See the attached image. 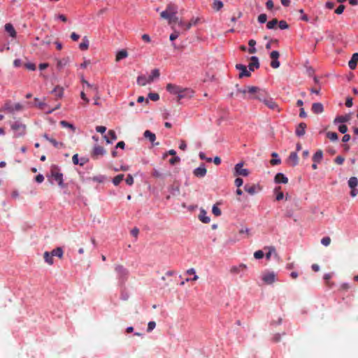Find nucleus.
Masks as SVG:
<instances>
[{"label":"nucleus","mask_w":358,"mask_h":358,"mask_svg":"<svg viewBox=\"0 0 358 358\" xmlns=\"http://www.w3.org/2000/svg\"><path fill=\"white\" fill-rule=\"evenodd\" d=\"M69 62V58H63L62 59L57 60V68L59 69H62L64 68Z\"/></svg>","instance_id":"nucleus-35"},{"label":"nucleus","mask_w":358,"mask_h":358,"mask_svg":"<svg viewBox=\"0 0 358 358\" xmlns=\"http://www.w3.org/2000/svg\"><path fill=\"white\" fill-rule=\"evenodd\" d=\"M264 250H268V252L266 254V259L269 260L273 254L277 255L275 248L273 246L265 247Z\"/></svg>","instance_id":"nucleus-34"},{"label":"nucleus","mask_w":358,"mask_h":358,"mask_svg":"<svg viewBox=\"0 0 358 358\" xmlns=\"http://www.w3.org/2000/svg\"><path fill=\"white\" fill-rule=\"evenodd\" d=\"M306 124L304 122H301L296 129V134L299 136H302L305 134L306 132Z\"/></svg>","instance_id":"nucleus-24"},{"label":"nucleus","mask_w":358,"mask_h":358,"mask_svg":"<svg viewBox=\"0 0 358 358\" xmlns=\"http://www.w3.org/2000/svg\"><path fill=\"white\" fill-rule=\"evenodd\" d=\"M264 254L262 250H257L254 253V257L257 259L263 258Z\"/></svg>","instance_id":"nucleus-55"},{"label":"nucleus","mask_w":358,"mask_h":358,"mask_svg":"<svg viewBox=\"0 0 358 358\" xmlns=\"http://www.w3.org/2000/svg\"><path fill=\"white\" fill-rule=\"evenodd\" d=\"M143 136L145 138H148L151 143H153L156 139L155 134L149 130L145 131Z\"/></svg>","instance_id":"nucleus-33"},{"label":"nucleus","mask_w":358,"mask_h":358,"mask_svg":"<svg viewBox=\"0 0 358 358\" xmlns=\"http://www.w3.org/2000/svg\"><path fill=\"white\" fill-rule=\"evenodd\" d=\"M266 106L270 108L272 110L280 112V108L276 102L269 96L263 102Z\"/></svg>","instance_id":"nucleus-9"},{"label":"nucleus","mask_w":358,"mask_h":358,"mask_svg":"<svg viewBox=\"0 0 358 358\" xmlns=\"http://www.w3.org/2000/svg\"><path fill=\"white\" fill-rule=\"evenodd\" d=\"M43 258L45 262L48 264L49 265H52L54 263L53 261V257L52 255V253L50 252H45L43 254Z\"/></svg>","instance_id":"nucleus-28"},{"label":"nucleus","mask_w":358,"mask_h":358,"mask_svg":"<svg viewBox=\"0 0 358 358\" xmlns=\"http://www.w3.org/2000/svg\"><path fill=\"white\" fill-rule=\"evenodd\" d=\"M152 176L154 177V178H163V175L157 169H154L152 173Z\"/></svg>","instance_id":"nucleus-59"},{"label":"nucleus","mask_w":358,"mask_h":358,"mask_svg":"<svg viewBox=\"0 0 358 358\" xmlns=\"http://www.w3.org/2000/svg\"><path fill=\"white\" fill-rule=\"evenodd\" d=\"M34 101L36 102V105L41 109L44 108L45 103L40 101L38 98H35Z\"/></svg>","instance_id":"nucleus-63"},{"label":"nucleus","mask_w":358,"mask_h":358,"mask_svg":"<svg viewBox=\"0 0 358 358\" xmlns=\"http://www.w3.org/2000/svg\"><path fill=\"white\" fill-rule=\"evenodd\" d=\"M267 20V15L264 13L263 14H260L259 16H258V21L260 23H265Z\"/></svg>","instance_id":"nucleus-56"},{"label":"nucleus","mask_w":358,"mask_h":358,"mask_svg":"<svg viewBox=\"0 0 358 358\" xmlns=\"http://www.w3.org/2000/svg\"><path fill=\"white\" fill-rule=\"evenodd\" d=\"M79 48L82 50H86L89 48V41L86 36L83 38V42L80 43Z\"/></svg>","instance_id":"nucleus-37"},{"label":"nucleus","mask_w":358,"mask_h":358,"mask_svg":"<svg viewBox=\"0 0 358 358\" xmlns=\"http://www.w3.org/2000/svg\"><path fill=\"white\" fill-rule=\"evenodd\" d=\"M344 161L345 158L341 155L337 156L334 159L335 163L339 165H341L344 162Z\"/></svg>","instance_id":"nucleus-58"},{"label":"nucleus","mask_w":358,"mask_h":358,"mask_svg":"<svg viewBox=\"0 0 358 358\" xmlns=\"http://www.w3.org/2000/svg\"><path fill=\"white\" fill-rule=\"evenodd\" d=\"M156 327V323L154 321H150L148 322V329H147V331L148 332H150L151 331H152Z\"/></svg>","instance_id":"nucleus-57"},{"label":"nucleus","mask_w":358,"mask_h":358,"mask_svg":"<svg viewBox=\"0 0 358 358\" xmlns=\"http://www.w3.org/2000/svg\"><path fill=\"white\" fill-rule=\"evenodd\" d=\"M280 62L278 59H272L271 62V66L273 69H278L280 66Z\"/></svg>","instance_id":"nucleus-53"},{"label":"nucleus","mask_w":358,"mask_h":358,"mask_svg":"<svg viewBox=\"0 0 358 358\" xmlns=\"http://www.w3.org/2000/svg\"><path fill=\"white\" fill-rule=\"evenodd\" d=\"M236 68L241 71L239 73L240 78H242L243 77H250V72L247 70V68L245 65L241 64H238L236 65Z\"/></svg>","instance_id":"nucleus-12"},{"label":"nucleus","mask_w":358,"mask_h":358,"mask_svg":"<svg viewBox=\"0 0 358 358\" xmlns=\"http://www.w3.org/2000/svg\"><path fill=\"white\" fill-rule=\"evenodd\" d=\"M358 62V53H354L348 62L349 68L352 70L355 69Z\"/></svg>","instance_id":"nucleus-21"},{"label":"nucleus","mask_w":358,"mask_h":358,"mask_svg":"<svg viewBox=\"0 0 358 358\" xmlns=\"http://www.w3.org/2000/svg\"><path fill=\"white\" fill-rule=\"evenodd\" d=\"M128 56V52L126 50H122L120 51H119L117 55H116V57H115V61L116 62H119L120 61L121 59H124L126 57H127Z\"/></svg>","instance_id":"nucleus-32"},{"label":"nucleus","mask_w":358,"mask_h":358,"mask_svg":"<svg viewBox=\"0 0 358 358\" xmlns=\"http://www.w3.org/2000/svg\"><path fill=\"white\" fill-rule=\"evenodd\" d=\"M11 129L15 133V137H20L26 133V125L19 122H15L11 124Z\"/></svg>","instance_id":"nucleus-5"},{"label":"nucleus","mask_w":358,"mask_h":358,"mask_svg":"<svg viewBox=\"0 0 358 358\" xmlns=\"http://www.w3.org/2000/svg\"><path fill=\"white\" fill-rule=\"evenodd\" d=\"M247 266L245 264H241L238 266H233L230 268V273L232 274H237L241 271L245 270Z\"/></svg>","instance_id":"nucleus-19"},{"label":"nucleus","mask_w":358,"mask_h":358,"mask_svg":"<svg viewBox=\"0 0 358 358\" xmlns=\"http://www.w3.org/2000/svg\"><path fill=\"white\" fill-rule=\"evenodd\" d=\"M278 24L280 29H286L289 27V24L285 20H280Z\"/></svg>","instance_id":"nucleus-50"},{"label":"nucleus","mask_w":358,"mask_h":358,"mask_svg":"<svg viewBox=\"0 0 358 358\" xmlns=\"http://www.w3.org/2000/svg\"><path fill=\"white\" fill-rule=\"evenodd\" d=\"M194 94V92L192 89L181 87L177 101H180L182 99H189L193 96Z\"/></svg>","instance_id":"nucleus-8"},{"label":"nucleus","mask_w":358,"mask_h":358,"mask_svg":"<svg viewBox=\"0 0 358 358\" xmlns=\"http://www.w3.org/2000/svg\"><path fill=\"white\" fill-rule=\"evenodd\" d=\"M259 87L255 86H247L248 97L247 99H255L258 93Z\"/></svg>","instance_id":"nucleus-13"},{"label":"nucleus","mask_w":358,"mask_h":358,"mask_svg":"<svg viewBox=\"0 0 358 358\" xmlns=\"http://www.w3.org/2000/svg\"><path fill=\"white\" fill-rule=\"evenodd\" d=\"M206 169L203 165L194 169V175L197 178H203L206 176Z\"/></svg>","instance_id":"nucleus-16"},{"label":"nucleus","mask_w":358,"mask_h":358,"mask_svg":"<svg viewBox=\"0 0 358 358\" xmlns=\"http://www.w3.org/2000/svg\"><path fill=\"white\" fill-rule=\"evenodd\" d=\"M327 137L332 141L338 140V134L336 132L328 131L327 133Z\"/></svg>","instance_id":"nucleus-41"},{"label":"nucleus","mask_w":358,"mask_h":358,"mask_svg":"<svg viewBox=\"0 0 358 358\" xmlns=\"http://www.w3.org/2000/svg\"><path fill=\"white\" fill-rule=\"evenodd\" d=\"M52 257L55 256L59 257V259H62L63 257L64 251L62 248L58 247L54 250H52L51 252Z\"/></svg>","instance_id":"nucleus-31"},{"label":"nucleus","mask_w":358,"mask_h":358,"mask_svg":"<svg viewBox=\"0 0 358 358\" xmlns=\"http://www.w3.org/2000/svg\"><path fill=\"white\" fill-rule=\"evenodd\" d=\"M268 96H269L268 94L264 90L259 88V90L255 99L263 103Z\"/></svg>","instance_id":"nucleus-15"},{"label":"nucleus","mask_w":358,"mask_h":358,"mask_svg":"<svg viewBox=\"0 0 358 358\" xmlns=\"http://www.w3.org/2000/svg\"><path fill=\"white\" fill-rule=\"evenodd\" d=\"M180 20H179V18L176 16V14H173V16L171 17V18L169 20V24H170L171 26V28L173 29H174V25L175 24L178 23V22H180Z\"/></svg>","instance_id":"nucleus-38"},{"label":"nucleus","mask_w":358,"mask_h":358,"mask_svg":"<svg viewBox=\"0 0 358 358\" xmlns=\"http://www.w3.org/2000/svg\"><path fill=\"white\" fill-rule=\"evenodd\" d=\"M250 71H254L255 69H258L259 67V59L257 57L252 56L250 58V62L248 65Z\"/></svg>","instance_id":"nucleus-17"},{"label":"nucleus","mask_w":358,"mask_h":358,"mask_svg":"<svg viewBox=\"0 0 358 358\" xmlns=\"http://www.w3.org/2000/svg\"><path fill=\"white\" fill-rule=\"evenodd\" d=\"M278 23V21L277 19H273L272 20L269 21L266 24V27L269 29H273Z\"/></svg>","instance_id":"nucleus-46"},{"label":"nucleus","mask_w":358,"mask_h":358,"mask_svg":"<svg viewBox=\"0 0 358 358\" xmlns=\"http://www.w3.org/2000/svg\"><path fill=\"white\" fill-rule=\"evenodd\" d=\"M351 119L350 114H346L345 115L338 116L334 120V123H343L350 121Z\"/></svg>","instance_id":"nucleus-23"},{"label":"nucleus","mask_w":358,"mask_h":358,"mask_svg":"<svg viewBox=\"0 0 358 358\" xmlns=\"http://www.w3.org/2000/svg\"><path fill=\"white\" fill-rule=\"evenodd\" d=\"M199 219L201 222H202L203 223H205V224H208L210 221V217L206 215V210H204L203 209L201 210V211H200V213L199 215Z\"/></svg>","instance_id":"nucleus-26"},{"label":"nucleus","mask_w":358,"mask_h":358,"mask_svg":"<svg viewBox=\"0 0 358 358\" xmlns=\"http://www.w3.org/2000/svg\"><path fill=\"white\" fill-rule=\"evenodd\" d=\"M238 93L241 94L243 99H247V97H248L247 86L243 89H238L237 90V94Z\"/></svg>","instance_id":"nucleus-48"},{"label":"nucleus","mask_w":358,"mask_h":358,"mask_svg":"<svg viewBox=\"0 0 358 358\" xmlns=\"http://www.w3.org/2000/svg\"><path fill=\"white\" fill-rule=\"evenodd\" d=\"M243 162H240L235 165L234 176H241L246 177L250 174L249 170L243 168Z\"/></svg>","instance_id":"nucleus-6"},{"label":"nucleus","mask_w":358,"mask_h":358,"mask_svg":"<svg viewBox=\"0 0 358 358\" xmlns=\"http://www.w3.org/2000/svg\"><path fill=\"white\" fill-rule=\"evenodd\" d=\"M5 30L13 38L16 36V31L10 23H7L5 24Z\"/></svg>","instance_id":"nucleus-25"},{"label":"nucleus","mask_w":358,"mask_h":358,"mask_svg":"<svg viewBox=\"0 0 358 358\" xmlns=\"http://www.w3.org/2000/svg\"><path fill=\"white\" fill-rule=\"evenodd\" d=\"M212 212L217 217L221 215L222 213L221 210L216 205L213 206Z\"/></svg>","instance_id":"nucleus-51"},{"label":"nucleus","mask_w":358,"mask_h":358,"mask_svg":"<svg viewBox=\"0 0 358 358\" xmlns=\"http://www.w3.org/2000/svg\"><path fill=\"white\" fill-rule=\"evenodd\" d=\"M274 180L276 183L287 184L288 182V178L281 173H277Z\"/></svg>","instance_id":"nucleus-22"},{"label":"nucleus","mask_w":358,"mask_h":358,"mask_svg":"<svg viewBox=\"0 0 358 358\" xmlns=\"http://www.w3.org/2000/svg\"><path fill=\"white\" fill-rule=\"evenodd\" d=\"M262 280L266 284H272L275 280V275L273 272L266 273L264 275Z\"/></svg>","instance_id":"nucleus-14"},{"label":"nucleus","mask_w":358,"mask_h":358,"mask_svg":"<svg viewBox=\"0 0 358 358\" xmlns=\"http://www.w3.org/2000/svg\"><path fill=\"white\" fill-rule=\"evenodd\" d=\"M321 243L324 246H328L331 243V238L329 236H326L322 238Z\"/></svg>","instance_id":"nucleus-54"},{"label":"nucleus","mask_w":358,"mask_h":358,"mask_svg":"<svg viewBox=\"0 0 358 358\" xmlns=\"http://www.w3.org/2000/svg\"><path fill=\"white\" fill-rule=\"evenodd\" d=\"M199 21V18H192L189 22L187 23L185 30L189 29L192 25H196Z\"/></svg>","instance_id":"nucleus-44"},{"label":"nucleus","mask_w":358,"mask_h":358,"mask_svg":"<svg viewBox=\"0 0 358 358\" xmlns=\"http://www.w3.org/2000/svg\"><path fill=\"white\" fill-rule=\"evenodd\" d=\"M280 57V53L277 50H273L270 54L271 59H278Z\"/></svg>","instance_id":"nucleus-62"},{"label":"nucleus","mask_w":358,"mask_h":358,"mask_svg":"<svg viewBox=\"0 0 358 358\" xmlns=\"http://www.w3.org/2000/svg\"><path fill=\"white\" fill-rule=\"evenodd\" d=\"M48 141L52 144V145L55 148H59V146H62L63 144L62 143L57 142L55 139L50 138H48Z\"/></svg>","instance_id":"nucleus-49"},{"label":"nucleus","mask_w":358,"mask_h":358,"mask_svg":"<svg viewBox=\"0 0 358 358\" xmlns=\"http://www.w3.org/2000/svg\"><path fill=\"white\" fill-rule=\"evenodd\" d=\"M148 97L153 101H157L159 99V95L157 93H149Z\"/></svg>","instance_id":"nucleus-52"},{"label":"nucleus","mask_w":358,"mask_h":358,"mask_svg":"<svg viewBox=\"0 0 358 358\" xmlns=\"http://www.w3.org/2000/svg\"><path fill=\"white\" fill-rule=\"evenodd\" d=\"M244 189L245 192H247L248 194L251 195H253L256 193V186L255 185H245L244 187Z\"/></svg>","instance_id":"nucleus-36"},{"label":"nucleus","mask_w":358,"mask_h":358,"mask_svg":"<svg viewBox=\"0 0 358 358\" xmlns=\"http://www.w3.org/2000/svg\"><path fill=\"white\" fill-rule=\"evenodd\" d=\"M159 71L157 69H155L152 71L151 75L149 77L145 76H140L137 78V83L138 85L145 86L147 83H152L154 79L159 77Z\"/></svg>","instance_id":"nucleus-2"},{"label":"nucleus","mask_w":358,"mask_h":358,"mask_svg":"<svg viewBox=\"0 0 358 358\" xmlns=\"http://www.w3.org/2000/svg\"><path fill=\"white\" fill-rule=\"evenodd\" d=\"M171 194L173 196L178 195L180 194V187L178 184H174L171 188Z\"/></svg>","instance_id":"nucleus-47"},{"label":"nucleus","mask_w":358,"mask_h":358,"mask_svg":"<svg viewBox=\"0 0 358 358\" xmlns=\"http://www.w3.org/2000/svg\"><path fill=\"white\" fill-rule=\"evenodd\" d=\"M126 181V183L128 185H132L134 184V178L132 177L131 175L129 174L125 180Z\"/></svg>","instance_id":"nucleus-60"},{"label":"nucleus","mask_w":358,"mask_h":358,"mask_svg":"<svg viewBox=\"0 0 358 358\" xmlns=\"http://www.w3.org/2000/svg\"><path fill=\"white\" fill-rule=\"evenodd\" d=\"M82 82L87 86V88H89L90 90H94V94H98V87L91 85L90 83H88L85 80H83Z\"/></svg>","instance_id":"nucleus-40"},{"label":"nucleus","mask_w":358,"mask_h":358,"mask_svg":"<svg viewBox=\"0 0 358 358\" xmlns=\"http://www.w3.org/2000/svg\"><path fill=\"white\" fill-rule=\"evenodd\" d=\"M323 157V152L321 150H317L313 156V160L315 163H320Z\"/></svg>","instance_id":"nucleus-30"},{"label":"nucleus","mask_w":358,"mask_h":358,"mask_svg":"<svg viewBox=\"0 0 358 358\" xmlns=\"http://www.w3.org/2000/svg\"><path fill=\"white\" fill-rule=\"evenodd\" d=\"M180 162V158L177 156H174L171 159H169V163L171 165H174Z\"/></svg>","instance_id":"nucleus-64"},{"label":"nucleus","mask_w":358,"mask_h":358,"mask_svg":"<svg viewBox=\"0 0 358 358\" xmlns=\"http://www.w3.org/2000/svg\"><path fill=\"white\" fill-rule=\"evenodd\" d=\"M178 10V6L176 4L169 3L166 6V9L161 12L160 17L169 21L173 14H177Z\"/></svg>","instance_id":"nucleus-4"},{"label":"nucleus","mask_w":358,"mask_h":358,"mask_svg":"<svg viewBox=\"0 0 358 358\" xmlns=\"http://www.w3.org/2000/svg\"><path fill=\"white\" fill-rule=\"evenodd\" d=\"M24 106L20 103H13L10 100H7L0 108V111L8 114H15L16 112L22 111Z\"/></svg>","instance_id":"nucleus-1"},{"label":"nucleus","mask_w":358,"mask_h":358,"mask_svg":"<svg viewBox=\"0 0 358 358\" xmlns=\"http://www.w3.org/2000/svg\"><path fill=\"white\" fill-rule=\"evenodd\" d=\"M348 186L351 189L350 195L352 197L356 196L358 194V189L356 187L358 185V179L356 177H351L348 180Z\"/></svg>","instance_id":"nucleus-7"},{"label":"nucleus","mask_w":358,"mask_h":358,"mask_svg":"<svg viewBox=\"0 0 358 358\" xmlns=\"http://www.w3.org/2000/svg\"><path fill=\"white\" fill-rule=\"evenodd\" d=\"M50 176L57 182L61 188L65 187L63 181V174L60 172V169L57 165L53 164L51 166Z\"/></svg>","instance_id":"nucleus-3"},{"label":"nucleus","mask_w":358,"mask_h":358,"mask_svg":"<svg viewBox=\"0 0 358 358\" xmlns=\"http://www.w3.org/2000/svg\"><path fill=\"white\" fill-rule=\"evenodd\" d=\"M288 162L292 166H295L299 163V158L297 153L296 152H292L290 153L288 157Z\"/></svg>","instance_id":"nucleus-18"},{"label":"nucleus","mask_w":358,"mask_h":358,"mask_svg":"<svg viewBox=\"0 0 358 358\" xmlns=\"http://www.w3.org/2000/svg\"><path fill=\"white\" fill-rule=\"evenodd\" d=\"M60 124L63 127L70 128L73 132L76 131L75 127L72 124H71V123H69V122H66L65 120L61 121L60 122Z\"/></svg>","instance_id":"nucleus-43"},{"label":"nucleus","mask_w":358,"mask_h":358,"mask_svg":"<svg viewBox=\"0 0 358 358\" xmlns=\"http://www.w3.org/2000/svg\"><path fill=\"white\" fill-rule=\"evenodd\" d=\"M324 108L320 103H314L312 105V110L314 113L318 114L323 112Z\"/></svg>","instance_id":"nucleus-27"},{"label":"nucleus","mask_w":358,"mask_h":358,"mask_svg":"<svg viewBox=\"0 0 358 358\" xmlns=\"http://www.w3.org/2000/svg\"><path fill=\"white\" fill-rule=\"evenodd\" d=\"M106 151L103 148V147L100 145H95L93 148L92 152V157L94 159H96L100 156H103L106 154Z\"/></svg>","instance_id":"nucleus-10"},{"label":"nucleus","mask_w":358,"mask_h":358,"mask_svg":"<svg viewBox=\"0 0 358 358\" xmlns=\"http://www.w3.org/2000/svg\"><path fill=\"white\" fill-rule=\"evenodd\" d=\"M213 7L216 10H219L223 7V3L220 0H215L213 1Z\"/></svg>","instance_id":"nucleus-45"},{"label":"nucleus","mask_w":358,"mask_h":358,"mask_svg":"<svg viewBox=\"0 0 358 358\" xmlns=\"http://www.w3.org/2000/svg\"><path fill=\"white\" fill-rule=\"evenodd\" d=\"M181 87H180V86H178V85H176L174 84H171V83H169L166 85V89L169 93L176 95L177 99H178L179 96V94H180Z\"/></svg>","instance_id":"nucleus-11"},{"label":"nucleus","mask_w":358,"mask_h":358,"mask_svg":"<svg viewBox=\"0 0 358 358\" xmlns=\"http://www.w3.org/2000/svg\"><path fill=\"white\" fill-rule=\"evenodd\" d=\"M57 99H61L63 96L64 90L59 86L56 87L52 92Z\"/></svg>","instance_id":"nucleus-29"},{"label":"nucleus","mask_w":358,"mask_h":358,"mask_svg":"<svg viewBox=\"0 0 358 358\" xmlns=\"http://www.w3.org/2000/svg\"><path fill=\"white\" fill-rule=\"evenodd\" d=\"M115 271L117 273L119 278H122L127 275V271L122 265H116Z\"/></svg>","instance_id":"nucleus-20"},{"label":"nucleus","mask_w":358,"mask_h":358,"mask_svg":"<svg viewBox=\"0 0 358 358\" xmlns=\"http://www.w3.org/2000/svg\"><path fill=\"white\" fill-rule=\"evenodd\" d=\"M280 189H281L280 187H275V189H274V192H275V193L276 194L275 199H276L277 201H280L284 197V194H283V192H282L280 191Z\"/></svg>","instance_id":"nucleus-39"},{"label":"nucleus","mask_w":358,"mask_h":358,"mask_svg":"<svg viewBox=\"0 0 358 358\" xmlns=\"http://www.w3.org/2000/svg\"><path fill=\"white\" fill-rule=\"evenodd\" d=\"M345 6L344 5H340L336 10H335V13L338 14V15H341L343 13L344 10H345Z\"/></svg>","instance_id":"nucleus-61"},{"label":"nucleus","mask_w":358,"mask_h":358,"mask_svg":"<svg viewBox=\"0 0 358 358\" xmlns=\"http://www.w3.org/2000/svg\"><path fill=\"white\" fill-rule=\"evenodd\" d=\"M123 179H124V175L119 174L113 178V182L115 185H118L122 181Z\"/></svg>","instance_id":"nucleus-42"}]
</instances>
